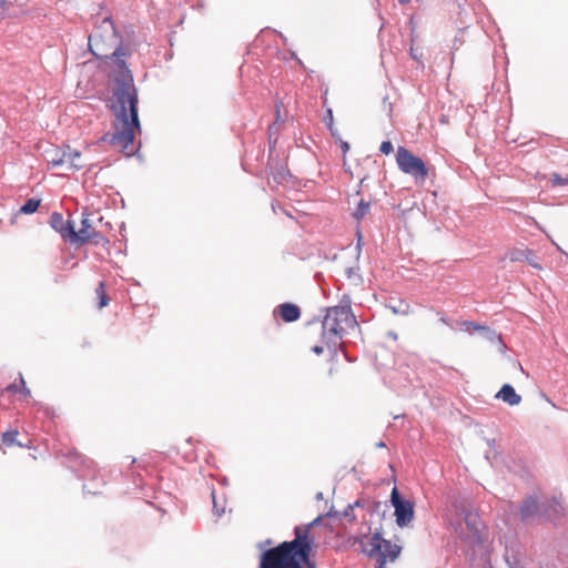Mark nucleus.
<instances>
[{
    "instance_id": "obj_1",
    "label": "nucleus",
    "mask_w": 568,
    "mask_h": 568,
    "mask_svg": "<svg viewBox=\"0 0 568 568\" xmlns=\"http://www.w3.org/2000/svg\"><path fill=\"white\" fill-rule=\"evenodd\" d=\"M120 68L114 77L112 111L114 114V129L112 134H105V141L112 145L128 151L134 142L135 131H141V124L138 113V90L133 82L131 70L122 59L125 53L121 47H118L113 53Z\"/></svg>"
},
{
    "instance_id": "obj_2",
    "label": "nucleus",
    "mask_w": 568,
    "mask_h": 568,
    "mask_svg": "<svg viewBox=\"0 0 568 568\" xmlns=\"http://www.w3.org/2000/svg\"><path fill=\"white\" fill-rule=\"evenodd\" d=\"M455 507L460 511L465 524V527H463L459 523L455 528L459 534L460 541L465 544L463 551L470 560H475L478 555H480L481 560L488 558L484 555L485 534L479 516L462 501L455 503Z\"/></svg>"
},
{
    "instance_id": "obj_3",
    "label": "nucleus",
    "mask_w": 568,
    "mask_h": 568,
    "mask_svg": "<svg viewBox=\"0 0 568 568\" xmlns=\"http://www.w3.org/2000/svg\"><path fill=\"white\" fill-rule=\"evenodd\" d=\"M357 321L352 311V300L344 294L336 306L326 308L322 321V339L327 345H336L345 334L346 327H354Z\"/></svg>"
},
{
    "instance_id": "obj_4",
    "label": "nucleus",
    "mask_w": 568,
    "mask_h": 568,
    "mask_svg": "<svg viewBox=\"0 0 568 568\" xmlns=\"http://www.w3.org/2000/svg\"><path fill=\"white\" fill-rule=\"evenodd\" d=\"M358 542L362 551L368 557H384L385 560L389 559L390 561H395L402 550L398 545L384 539L382 532L378 530L373 532L371 536H363Z\"/></svg>"
},
{
    "instance_id": "obj_5",
    "label": "nucleus",
    "mask_w": 568,
    "mask_h": 568,
    "mask_svg": "<svg viewBox=\"0 0 568 568\" xmlns=\"http://www.w3.org/2000/svg\"><path fill=\"white\" fill-rule=\"evenodd\" d=\"M396 163L403 173L413 176L417 182H424L428 176L425 162L404 146L397 149Z\"/></svg>"
},
{
    "instance_id": "obj_6",
    "label": "nucleus",
    "mask_w": 568,
    "mask_h": 568,
    "mask_svg": "<svg viewBox=\"0 0 568 568\" xmlns=\"http://www.w3.org/2000/svg\"><path fill=\"white\" fill-rule=\"evenodd\" d=\"M118 31L110 17H104L89 36V48L94 55H100L102 45L114 44L118 41Z\"/></svg>"
},
{
    "instance_id": "obj_7",
    "label": "nucleus",
    "mask_w": 568,
    "mask_h": 568,
    "mask_svg": "<svg viewBox=\"0 0 568 568\" xmlns=\"http://www.w3.org/2000/svg\"><path fill=\"white\" fill-rule=\"evenodd\" d=\"M390 503L395 509L396 524L399 527H406L415 515L414 503L404 498L397 487H394L390 493Z\"/></svg>"
},
{
    "instance_id": "obj_8",
    "label": "nucleus",
    "mask_w": 568,
    "mask_h": 568,
    "mask_svg": "<svg viewBox=\"0 0 568 568\" xmlns=\"http://www.w3.org/2000/svg\"><path fill=\"white\" fill-rule=\"evenodd\" d=\"M295 538L291 541H283V544H288V548L294 552H298L300 559L303 562H312L310 559V555L312 551V541L308 538V527H295L294 529Z\"/></svg>"
},
{
    "instance_id": "obj_9",
    "label": "nucleus",
    "mask_w": 568,
    "mask_h": 568,
    "mask_svg": "<svg viewBox=\"0 0 568 568\" xmlns=\"http://www.w3.org/2000/svg\"><path fill=\"white\" fill-rule=\"evenodd\" d=\"M544 500L539 501L536 495L527 496L520 504V519L525 524L544 521L542 519Z\"/></svg>"
},
{
    "instance_id": "obj_10",
    "label": "nucleus",
    "mask_w": 568,
    "mask_h": 568,
    "mask_svg": "<svg viewBox=\"0 0 568 568\" xmlns=\"http://www.w3.org/2000/svg\"><path fill=\"white\" fill-rule=\"evenodd\" d=\"M565 515H566V509H565L560 498L552 497L550 499L544 500V507H542L544 521H550L555 525H558L561 523Z\"/></svg>"
},
{
    "instance_id": "obj_11",
    "label": "nucleus",
    "mask_w": 568,
    "mask_h": 568,
    "mask_svg": "<svg viewBox=\"0 0 568 568\" xmlns=\"http://www.w3.org/2000/svg\"><path fill=\"white\" fill-rule=\"evenodd\" d=\"M463 327L466 332H474V331H477V332H480L483 337L490 342V343H498L500 345V349L504 351L506 348V345L500 336V334H498L495 329L488 327V326H484V325H479L475 322H470V321H464L463 322Z\"/></svg>"
},
{
    "instance_id": "obj_12",
    "label": "nucleus",
    "mask_w": 568,
    "mask_h": 568,
    "mask_svg": "<svg viewBox=\"0 0 568 568\" xmlns=\"http://www.w3.org/2000/svg\"><path fill=\"white\" fill-rule=\"evenodd\" d=\"M511 262H527L530 266L537 270H541V264L538 255L529 248L520 250L515 248L508 254Z\"/></svg>"
},
{
    "instance_id": "obj_13",
    "label": "nucleus",
    "mask_w": 568,
    "mask_h": 568,
    "mask_svg": "<svg viewBox=\"0 0 568 568\" xmlns=\"http://www.w3.org/2000/svg\"><path fill=\"white\" fill-rule=\"evenodd\" d=\"M90 229H91V223L88 217L82 219L81 227L78 232L74 230V225L72 224V230L70 231L71 232L70 242L72 244H82V243L89 242L91 239H93L98 234L97 232H89Z\"/></svg>"
},
{
    "instance_id": "obj_14",
    "label": "nucleus",
    "mask_w": 568,
    "mask_h": 568,
    "mask_svg": "<svg viewBox=\"0 0 568 568\" xmlns=\"http://www.w3.org/2000/svg\"><path fill=\"white\" fill-rule=\"evenodd\" d=\"M50 226L60 233V235L62 236V239L64 240H69L70 241V237H71V230H72V222L70 220H64L63 219V215L59 212H53L51 215H50Z\"/></svg>"
},
{
    "instance_id": "obj_15",
    "label": "nucleus",
    "mask_w": 568,
    "mask_h": 568,
    "mask_svg": "<svg viewBox=\"0 0 568 568\" xmlns=\"http://www.w3.org/2000/svg\"><path fill=\"white\" fill-rule=\"evenodd\" d=\"M274 313L277 314L286 323L295 322L301 317L300 307L293 303L280 304L275 308Z\"/></svg>"
},
{
    "instance_id": "obj_16",
    "label": "nucleus",
    "mask_w": 568,
    "mask_h": 568,
    "mask_svg": "<svg viewBox=\"0 0 568 568\" xmlns=\"http://www.w3.org/2000/svg\"><path fill=\"white\" fill-rule=\"evenodd\" d=\"M496 398L501 399L510 406L518 405L521 402V396L516 393L510 384H504L496 394Z\"/></svg>"
},
{
    "instance_id": "obj_17",
    "label": "nucleus",
    "mask_w": 568,
    "mask_h": 568,
    "mask_svg": "<svg viewBox=\"0 0 568 568\" xmlns=\"http://www.w3.org/2000/svg\"><path fill=\"white\" fill-rule=\"evenodd\" d=\"M6 390L11 394L21 393L24 397L31 396L30 389L26 386L24 378L19 374V383L14 382L6 387Z\"/></svg>"
},
{
    "instance_id": "obj_18",
    "label": "nucleus",
    "mask_w": 568,
    "mask_h": 568,
    "mask_svg": "<svg viewBox=\"0 0 568 568\" xmlns=\"http://www.w3.org/2000/svg\"><path fill=\"white\" fill-rule=\"evenodd\" d=\"M40 203H41V200H39V199H34V197L28 199L23 203V205H21L20 213L32 214L38 211Z\"/></svg>"
},
{
    "instance_id": "obj_19",
    "label": "nucleus",
    "mask_w": 568,
    "mask_h": 568,
    "mask_svg": "<svg viewBox=\"0 0 568 568\" xmlns=\"http://www.w3.org/2000/svg\"><path fill=\"white\" fill-rule=\"evenodd\" d=\"M369 207H371V203L365 201V200H361L359 203L357 204L355 211L353 212V217L359 222L361 220L364 219V216L368 213L369 211Z\"/></svg>"
},
{
    "instance_id": "obj_20",
    "label": "nucleus",
    "mask_w": 568,
    "mask_h": 568,
    "mask_svg": "<svg viewBox=\"0 0 568 568\" xmlns=\"http://www.w3.org/2000/svg\"><path fill=\"white\" fill-rule=\"evenodd\" d=\"M95 293L99 298L98 307L102 308L109 304V297L105 293V285L103 282H100L98 287L95 288Z\"/></svg>"
},
{
    "instance_id": "obj_21",
    "label": "nucleus",
    "mask_w": 568,
    "mask_h": 568,
    "mask_svg": "<svg viewBox=\"0 0 568 568\" xmlns=\"http://www.w3.org/2000/svg\"><path fill=\"white\" fill-rule=\"evenodd\" d=\"M63 152H64L65 161H69L72 164V166H74L78 170L82 168L81 164L77 163V160L81 156L79 151L71 150L70 148H68V151H63Z\"/></svg>"
},
{
    "instance_id": "obj_22",
    "label": "nucleus",
    "mask_w": 568,
    "mask_h": 568,
    "mask_svg": "<svg viewBox=\"0 0 568 568\" xmlns=\"http://www.w3.org/2000/svg\"><path fill=\"white\" fill-rule=\"evenodd\" d=\"M388 307L394 314L406 315L409 310V305L403 301H397L396 304L389 303Z\"/></svg>"
},
{
    "instance_id": "obj_23",
    "label": "nucleus",
    "mask_w": 568,
    "mask_h": 568,
    "mask_svg": "<svg viewBox=\"0 0 568 568\" xmlns=\"http://www.w3.org/2000/svg\"><path fill=\"white\" fill-rule=\"evenodd\" d=\"M19 433L17 430H8L2 434V444L4 446H12L17 444V437Z\"/></svg>"
},
{
    "instance_id": "obj_24",
    "label": "nucleus",
    "mask_w": 568,
    "mask_h": 568,
    "mask_svg": "<svg viewBox=\"0 0 568 568\" xmlns=\"http://www.w3.org/2000/svg\"><path fill=\"white\" fill-rule=\"evenodd\" d=\"M288 175L290 172L283 166L272 173L273 181L277 184H282L284 181H286Z\"/></svg>"
},
{
    "instance_id": "obj_25",
    "label": "nucleus",
    "mask_w": 568,
    "mask_h": 568,
    "mask_svg": "<svg viewBox=\"0 0 568 568\" xmlns=\"http://www.w3.org/2000/svg\"><path fill=\"white\" fill-rule=\"evenodd\" d=\"M550 181L554 186H564L568 184V179L562 178L558 173H554L550 178Z\"/></svg>"
},
{
    "instance_id": "obj_26",
    "label": "nucleus",
    "mask_w": 568,
    "mask_h": 568,
    "mask_svg": "<svg viewBox=\"0 0 568 568\" xmlns=\"http://www.w3.org/2000/svg\"><path fill=\"white\" fill-rule=\"evenodd\" d=\"M393 150L394 146L390 141H383L379 145V151L384 154H389L390 152H393Z\"/></svg>"
},
{
    "instance_id": "obj_27",
    "label": "nucleus",
    "mask_w": 568,
    "mask_h": 568,
    "mask_svg": "<svg viewBox=\"0 0 568 568\" xmlns=\"http://www.w3.org/2000/svg\"><path fill=\"white\" fill-rule=\"evenodd\" d=\"M212 498H213V510L217 516H221L222 514H224L225 509H224V507H221V504H217L214 491H212Z\"/></svg>"
},
{
    "instance_id": "obj_28",
    "label": "nucleus",
    "mask_w": 568,
    "mask_h": 568,
    "mask_svg": "<svg viewBox=\"0 0 568 568\" xmlns=\"http://www.w3.org/2000/svg\"><path fill=\"white\" fill-rule=\"evenodd\" d=\"M212 498H213V510L217 516H221L222 514H224L225 509H224V507H221V504H217L214 491H212Z\"/></svg>"
},
{
    "instance_id": "obj_29",
    "label": "nucleus",
    "mask_w": 568,
    "mask_h": 568,
    "mask_svg": "<svg viewBox=\"0 0 568 568\" xmlns=\"http://www.w3.org/2000/svg\"><path fill=\"white\" fill-rule=\"evenodd\" d=\"M64 162H65V158H64V152H63L61 158H59V159H52V160L49 162V164H50L52 168H58V166L62 165Z\"/></svg>"
},
{
    "instance_id": "obj_30",
    "label": "nucleus",
    "mask_w": 568,
    "mask_h": 568,
    "mask_svg": "<svg viewBox=\"0 0 568 568\" xmlns=\"http://www.w3.org/2000/svg\"><path fill=\"white\" fill-rule=\"evenodd\" d=\"M358 271H359L358 267H356V268L355 267L347 268V271H346L347 277L348 278L357 277L358 280H361Z\"/></svg>"
},
{
    "instance_id": "obj_31",
    "label": "nucleus",
    "mask_w": 568,
    "mask_h": 568,
    "mask_svg": "<svg viewBox=\"0 0 568 568\" xmlns=\"http://www.w3.org/2000/svg\"><path fill=\"white\" fill-rule=\"evenodd\" d=\"M353 505H348L345 510L343 511V516L349 518L351 520L355 519V516L353 515Z\"/></svg>"
},
{
    "instance_id": "obj_32",
    "label": "nucleus",
    "mask_w": 568,
    "mask_h": 568,
    "mask_svg": "<svg viewBox=\"0 0 568 568\" xmlns=\"http://www.w3.org/2000/svg\"><path fill=\"white\" fill-rule=\"evenodd\" d=\"M9 3L6 0H0V19L4 18Z\"/></svg>"
},
{
    "instance_id": "obj_33",
    "label": "nucleus",
    "mask_w": 568,
    "mask_h": 568,
    "mask_svg": "<svg viewBox=\"0 0 568 568\" xmlns=\"http://www.w3.org/2000/svg\"><path fill=\"white\" fill-rule=\"evenodd\" d=\"M376 559H377V565L375 568H386L387 560H385L384 557H381V558L376 557Z\"/></svg>"
},
{
    "instance_id": "obj_34",
    "label": "nucleus",
    "mask_w": 568,
    "mask_h": 568,
    "mask_svg": "<svg viewBox=\"0 0 568 568\" xmlns=\"http://www.w3.org/2000/svg\"><path fill=\"white\" fill-rule=\"evenodd\" d=\"M312 351H313L315 354L321 355V354H323V352H324V347H323V346H321V345H315V346H313V347H312Z\"/></svg>"
},
{
    "instance_id": "obj_35",
    "label": "nucleus",
    "mask_w": 568,
    "mask_h": 568,
    "mask_svg": "<svg viewBox=\"0 0 568 568\" xmlns=\"http://www.w3.org/2000/svg\"><path fill=\"white\" fill-rule=\"evenodd\" d=\"M324 516H318L316 517L311 524H308L306 527H308V529L315 525H318V523L323 519Z\"/></svg>"
},
{
    "instance_id": "obj_36",
    "label": "nucleus",
    "mask_w": 568,
    "mask_h": 568,
    "mask_svg": "<svg viewBox=\"0 0 568 568\" xmlns=\"http://www.w3.org/2000/svg\"><path fill=\"white\" fill-rule=\"evenodd\" d=\"M341 148H342L343 152H347V151H348V149H349V145H348V143H347V142L342 141V143H341Z\"/></svg>"
},
{
    "instance_id": "obj_37",
    "label": "nucleus",
    "mask_w": 568,
    "mask_h": 568,
    "mask_svg": "<svg viewBox=\"0 0 568 568\" xmlns=\"http://www.w3.org/2000/svg\"><path fill=\"white\" fill-rule=\"evenodd\" d=\"M83 490H84V491H87V493H90V494H97V491H95V490H91V489H90V487H89V485H88V484H84V485H83Z\"/></svg>"
},
{
    "instance_id": "obj_38",
    "label": "nucleus",
    "mask_w": 568,
    "mask_h": 568,
    "mask_svg": "<svg viewBox=\"0 0 568 568\" xmlns=\"http://www.w3.org/2000/svg\"><path fill=\"white\" fill-rule=\"evenodd\" d=\"M326 516L328 517H337L338 516V513L337 511H333V510H329Z\"/></svg>"
},
{
    "instance_id": "obj_39",
    "label": "nucleus",
    "mask_w": 568,
    "mask_h": 568,
    "mask_svg": "<svg viewBox=\"0 0 568 568\" xmlns=\"http://www.w3.org/2000/svg\"><path fill=\"white\" fill-rule=\"evenodd\" d=\"M385 446H386V445H385V443H384V442H378V443H376V447H378V448H383V447H385Z\"/></svg>"
},
{
    "instance_id": "obj_40",
    "label": "nucleus",
    "mask_w": 568,
    "mask_h": 568,
    "mask_svg": "<svg viewBox=\"0 0 568 568\" xmlns=\"http://www.w3.org/2000/svg\"><path fill=\"white\" fill-rule=\"evenodd\" d=\"M315 498H316L317 500H322V499H323V493H321V491H320V493H317V494H316V496H315Z\"/></svg>"
},
{
    "instance_id": "obj_41",
    "label": "nucleus",
    "mask_w": 568,
    "mask_h": 568,
    "mask_svg": "<svg viewBox=\"0 0 568 568\" xmlns=\"http://www.w3.org/2000/svg\"><path fill=\"white\" fill-rule=\"evenodd\" d=\"M398 1H399V3H402V4H405V3H408L410 0H398Z\"/></svg>"
},
{
    "instance_id": "obj_42",
    "label": "nucleus",
    "mask_w": 568,
    "mask_h": 568,
    "mask_svg": "<svg viewBox=\"0 0 568 568\" xmlns=\"http://www.w3.org/2000/svg\"><path fill=\"white\" fill-rule=\"evenodd\" d=\"M440 322H443V323L447 324V321H446V318H445V317H440Z\"/></svg>"
},
{
    "instance_id": "obj_43",
    "label": "nucleus",
    "mask_w": 568,
    "mask_h": 568,
    "mask_svg": "<svg viewBox=\"0 0 568 568\" xmlns=\"http://www.w3.org/2000/svg\"><path fill=\"white\" fill-rule=\"evenodd\" d=\"M390 337L396 338L397 335L395 333H389Z\"/></svg>"
},
{
    "instance_id": "obj_44",
    "label": "nucleus",
    "mask_w": 568,
    "mask_h": 568,
    "mask_svg": "<svg viewBox=\"0 0 568 568\" xmlns=\"http://www.w3.org/2000/svg\"><path fill=\"white\" fill-rule=\"evenodd\" d=\"M329 130H331L332 134L334 135L335 133H334V131H333V126H332V124L329 125Z\"/></svg>"
},
{
    "instance_id": "obj_45",
    "label": "nucleus",
    "mask_w": 568,
    "mask_h": 568,
    "mask_svg": "<svg viewBox=\"0 0 568 568\" xmlns=\"http://www.w3.org/2000/svg\"><path fill=\"white\" fill-rule=\"evenodd\" d=\"M567 257H568V254H567Z\"/></svg>"
}]
</instances>
